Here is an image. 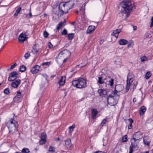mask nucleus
Listing matches in <instances>:
<instances>
[{"instance_id":"f257e3e1","label":"nucleus","mask_w":153,"mask_h":153,"mask_svg":"<svg viewBox=\"0 0 153 153\" xmlns=\"http://www.w3.org/2000/svg\"><path fill=\"white\" fill-rule=\"evenodd\" d=\"M121 7L120 15L124 17L125 20H127L126 18L130 15V13L133 10L135 9L134 2L131 0H123L120 3Z\"/></svg>"},{"instance_id":"f03ea898","label":"nucleus","mask_w":153,"mask_h":153,"mask_svg":"<svg viewBox=\"0 0 153 153\" xmlns=\"http://www.w3.org/2000/svg\"><path fill=\"white\" fill-rule=\"evenodd\" d=\"M143 137V134L140 131L137 132L133 134V138L131 140V145L129 147V153H132L133 149H138V144Z\"/></svg>"},{"instance_id":"7ed1b4c3","label":"nucleus","mask_w":153,"mask_h":153,"mask_svg":"<svg viewBox=\"0 0 153 153\" xmlns=\"http://www.w3.org/2000/svg\"><path fill=\"white\" fill-rule=\"evenodd\" d=\"M17 122L12 118H11L7 123V126L9 130L10 134H13L17 131Z\"/></svg>"},{"instance_id":"20e7f679","label":"nucleus","mask_w":153,"mask_h":153,"mask_svg":"<svg viewBox=\"0 0 153 153\" xmlns=\"http://www.w3.org/2000/svg\"><path fill=\"white\" fill-rule=\"evenodd\" d=\"M119 93L117 91H112V94L109 95L107 97V102L108 103L114 104L117 102L119 99V95L117 94Z\"/></svg>"},{"instance_id":"39448f33","label":"nucleus","mask_w":153,"mask_h":153,"mask_svg":"<svg viewBox=\"0 0 153 153\" xmlns=\"http://www.w3.org/2000/svg\"><path fill=\"white\" fill-rule=\"evenodd\" d=\"M72 85L74 87L81 88H84L86 86V82L85 79L81 78L77 80H73Z\"/></svg>"},{"instance_id":"423d86ee","label":"nucleus","mask_w":153,"mask_h":153,"mask_svg":"<svg viewBox=\"0 0 153 153\" xmlns=\"http://www.w3.org/2000/svg\"><path fill=\"white\" fill-rule=\"evenodd\" d=\"M68 3L66 4L63 3H61L59 6V12L60 13V15H62L64 14H66L68 13Z\"/></svg>"},{"instance_id":"0eeeda50","label":"nucleus","mask_w":153,"mask_h":153,"mask_svg":"<svg viewBox=\"0 0 153 153\" xmlns=\"http://www.w3.org/2000/svg\"><path fill=\"white\" fill-rule=\"evenodd\" d=\"M70 55V52L67 50H65L59 53L58 58H62L63 59L65 58H68Z\"/></svg>"},{"instance_id":"6e6552de","label":"nucleus","mask_w":153,"mask_h":153,"mask_svg":"<svg viewBox=\"0 0 153 153\" xmlns=\"http://www.w3.org/2000/svg\"><path fill=\"white\" fill-rule=\"evenodd\" d=\"M18 76V74L16 71H13L12 72L10 76L8 77V80L10 81H12L16 79Z\"/></svg>"},{"instance_id":"1a4fd4ad","label":"nucleus","mask_w":153,"mask_h":153,"mask_svg":"<svg viewBox=\"0 0 153 153\" xmlns=\"http://www.w3.org/2000/svg\"><path fill=\"white\" fill-rule=\"evenodd\" d=\"M114 79L108 76H106L105 84L106 85H108L109 86L112 87L114 84Z\"/></svg>"},{"instance_id":"9d476101","label":"nucleus","mask_w":153,"mask_h":153,"mask_svg":"<svg viewBox=\"0 0 153 153\" xmlns=\"http://www.w3.org/2000/svg\"><path fill=\"white\" fill-rule=\"evenodd\" d=\"M41 51L42 49L39 48V45L38 44H35L33 47L32 52L33 53H36L39 52L41 53Z\"/></svg>"},{"instance_id":"9b49d317","label":"nucleus","mask_w":153,"mask_h":153,"mask_svg":"<svg viewBox=\"0 0 153 153\" xmlns=\"http://www.w3.org/2000/svg\"><path fill=\"white\" fill-rule=\"evenodd\" d=\"M130 76H128V79L127 80V84L126 85V92H127L129 89L130 88L131 83L133 81V79L131 78H129Z\"/></svg>"},{"instance_id":"f8f14e48","label":"nucleus","mask_w":153,"mask_h":153,"mask_svg":"<svg viewBox=\"0 0 153 153\" xmlns=\"http://www.w3.org/2000/svg\"><path fill=\"white\" fill-rule=\"evenodd\" d=\"M11 83V86L12 87L16 88L21 83V80L19 79L15 80Z\"/></svg>"},{"instance_id":"ddd939ff","label":"nucleus","mask_w":153,"mask_h":153,"mask_svg":"<svg viewBox=\"0 0 153 153\" xmlns=\"http://www.w3.org/2000/svg\"><path fill=\"white\" fill-rule=\"evenodd\" d=\"M124 88V87L122 84L117 85L115 88V90L117 92H120L122 91Z\"/></svg>"},{"instance_id":"4468645a","label":"nucleus","mask_w":153,"mask_h":153,"mask_svg":"<svg viewBox=\"0 0 153 153\" xmlns=\"http://www.w3.org/2000/svg\"><path fill=\"white\" fill-rule=\"evenodd\" d=\"M27 38V37L23 35V33H21L19 36L18 39L19 41L23 42L26 41Z\"/></svg>"},{"instance_id":"2eb2a0df","label":"nucleus","mask_w":153,"mask_h":153,"mask_svg":"<svg viewBox=\"0 0 153 153\" xmlns=\"http://www.w3.org/2000/svg\"><path fill=\"white\" fill-rule=\"evenodd\" d=\"M106 76L104 77L103 76H100L98 77L97 82L100 84L103 83L105 84Z\"/></svg>"},{"instance_id":"dca6fc26","label":"nucleus","mask_w":153,"mask_h":153,"mask_svg":"<svg viewBox=\"0 0 153 153\" xmlns=\"http://www.w3.org/2000/svg\"><path fill=\"white\" fill-rule=\"evenodd\" d=\"M40 66L38 65H36L33 67L31 70V72L33 74H35L37 73L39 70Z\"/></svg>"},{"instance_id":"f3484780","label":"nucleus","mask_w":153,"mask_h":153,"mask_svg":"<svg viewBox=\"0 0 153 153\" xmlns=\"http://www.w3.org/2000/svg\"><path fill=\"white\" fill-rule=\"evenodd\" d=\"M100 96L105 97L107 95V91L103 89H100L98 91Z\"/></svg>"},{"instance_id":"a211bd4d","label":"nucleus","mask_w":153,"mask_h":153,"mask_svg":"<svg viewBox=\"0 0 153 153\" xmlns=\"http://www.w3.org/2000/svg\"><path fill=\"white\" fill-rule=\"evenodd\" d=\"M65 147L68 148H70L72 146L71 139H68L65 141Z\"/></svg>"},{"instance_id":"6ab92c4d","label":"nucleus","mask_w":153,"mask_h":153,"mask_svg":"<svg viewBox=\"0 0 153 153\" xmlns=\"http://www.w3.org/2000/svg\"><path fill=\"white\" fill-rule=\"evenodd\" d=\"M95 29V27L94 26L91 25L88 27L86 33L87 34H90L93 32Z\"/></svg>"},{"instance_id":"aec40b11","label":"nucleus","mask_w":153,"mask_h":153,"mask_svg":"<svg viewBox=\"0 0 153 153\" xmlns=\"http://www.w3.org/2000/svg\"><path fill=\"white\" fill-rule=\"evenodd\" d=\"M65 77L64 76H62L59 82L60 85H64L65 82Z\"/></svg>"},{"instance_id":"412c9836","label":"nucleus","mask_w":153,"mask_h":153,"mask_svg":"<svg viewBox=\"0 0 153 153\" xmlns=\"http://www.w3.org/2000/svg\"><path fill=\"white\" fill-rule=\"evenodd\" d=\"M119 44L120 45H123L127 44L128 43V41L123 39H121L119 42Z\"/></svg>"},{"instance_id":"4be33fe9","label":"nucleus","mask_w":153,"mask_h":153,"mask_svg":"<svg viewBox=\"0 0 153 153\" xmlns=\"http://www.w3.org/2000/svg\"><path fill=\"white\" fill-rule=\"evenodd\" d=\"M98 114V111L96 109H93L92 111V117L93 119L96 118L97 115Z\"/></svg>"},{"instance_id":"5701e85b","label":"nucleus","mask_w":153,"mask_h":153,"mask_svg":"<svg viewBox=\"0 0 153 153\" xmlns=\"http://www.w3.org/2000/svg\"><path fill=\"white\" fill-rule=\"evenodd\" d=\"M121 32L120 29H117L114 31L112 35H114L116 38H117L118 36L119 33Z\"/></svg>"},{"instance_id":"b1692460","label":"nucleus","mask_w":153,"mask_h":153,"mask_svg":"<svg viewBox=\"0 0 153 153\" xmlns=\"http://www.w3.org/2000/svg\"><path fill=\"white\" fill-rule=\"evenodd\" d=\"M146 110V108L144 106L141 107L139 111L140 115H143L144 114V113L145 112Z\"/></svg>"},{"instance_id":"393cba45","label":"nucleus","mask_w":153,"mask_h":153,"mask_svg":"<svg viewBox=\"0 0 153 153\" xmlns=\"http://www.w3.org/2000/svg\"><path fill=\"white\" fill-rule=\"evenodd\" d=\"M13 100L15 102H19L21 101L22 99L20 97H18V96H16L14 98Z\"/></svg>"},{"instance_id":"a878e982","label":"nucleus","mask_w":153,"mask_h":153,"mask_svg":"<svg viewBox=\"0 0 153 153\" xmlns=\"http://www.w3.org/2000/svg\"><path fill=\"white\" fill-rule=\"evenodd\" d=\"M128 121L129 122V123L128 126V129H131L132 128V124L133 121L131 118L129 119Z\"/></svg>"},{"instance_id":"bb28decb","label":"nucleus","mask_w":153,"mask_h":153,"mask_svg":"<svg viewBox=\"0 0 153 153\" xmlns=\"http://www.w3.org/2000/svg\"><path fill=\"white\" fill-rule=\"evenodd\" d=\"M26 69V67L24 65H22L20 67L19 70L22 72H23L25 71Z\"/></svg>"},{"instance_id":"cd10ccee","label":"nucleus","mask_w":153,"mask_h":153,"mask_svg":"<svg viewBox=\"0 0 153 153\" xmlns=\"http://www.w3.org/2000/svg\"><path fill=\"white\" fill-rule=\"evenodd\" d=\"M74 33H70L68 34V39L70 40H72L74 37Z\"/></svg>"},{"instance_id":"c85d7f7f","label":"nucleus","mask_w":153,"mask_h":153,"mask_svg":"<svg viewBox=\"0 0 153 153\" xmlns=\"http://www.w3.org/2000/svg\"><path fill=\"white\" fill-rule=\"evenodd\" d=\"M22 152L23 153H28L30 152L29 149L27 148H23L22 149Z\"/></svg>"},{"instance_id":"c756f323","label":"nucleus","mask_w":153,"mask_h":153,"mask_svg":"<svg viewBox=\"0 0 153 153\" xmlns=\"http://www.w3.org/2000/svg\"><path fill=\"white\" fill-rule=\"evenodd\" d=\"M151 75V73L150 72H147L145 75V78L146 79H148Z\"/></svg>"},{"instance_id":"7c9ffc66","label":"nucleus","mask_w":153,"mask_h":153,"mask_svg":"<svg viewBox=\"0 0 153 153\" xmlns=\"http://www.w3.org/2000/svg\"><path fill=\"white\" fill-rule=\"evenodd\" d=\"M75 127V126L74 125H73L71 126H70L69 128V130L70 133H71L73 132Z\"/></svg>"},{"instance_id":"2f4dec72","label":"nucleus","mask_w":153,"mask_h":153,"mask_svg":"<svg viewBox=\"0 0 153 153\" xmlns=\"http://www.w3.org/2000/svg\"><path fill=\"white\" fill-rule=\"evenodd\" d=\"M21 7H19L16 10V11L15 13L14 14V16H17L19 14V13L21 10Z\"/></svg>"},{"instance_id":"473e14b6","label":"nucleus","mask_w":153,"mask_h":153,"mask_svg":"<svg viewBox=\"0 0 153 153\" xmlns=\"http://www.w3.org/2000/svg\"><path fill=\"white\" fill-rule=\"evenodd\" d=\"M4 93L7 94H8L10 93V90L8 88H5L4 90Z\"/></svg>"},{"instance_id":"72a5a7b5","label":"nucleus","mask_w":153,"mask_h":153,"mask_svg":"<svg viewBox=\"0 0 153 153\" xmlns=\"http://www.w3.org/2000/svg\"><path fill=\"white\" fill-rule=\"evenodd\" d=\"M107 122H108V121L106 119H105L102 120V122L101 123V125L102 126H104Z\"/></svg>"},{"instance_id":"f704fd0d","label":"nucleus","mask_w":153,"mask_h":153,"mask_svg":"<svg viewBox=\"0 0 153 153\" xmlns=\"http://www.w3.org/2000/svg\"><path fill=\"white\" fill-rule=\"evenodd\" d=\"M46 134L44 133H42L41 135V139L46 140Z\"/></svg>"},{"instance_id":"c9c22d12","label":"nucleus","mask_w":153,"mask_h":153,"mask_svg":"<svg viewBox=\"0 0 153 153\" xmlns=\"http://www.w3.org/2000/svg\"><path fill=\"white\" fill-rule=\"evenodd\" d=\"M143 142L147 146H149L150 141H148L146 139H143Z\"/></svg>"},{"instance_id":"e433bc0d","label":"nucleus","mask_w":153,"mask_h":153,"mask_svg":"<svg viewBox=\"0 0 153 153\" xmlns=\"http://www.w3.org/2000/svg\"><path fill=\"white\" fill-rule=\"evenodd\" d=\"M62 24L63 23L62 22L59 23V24H58L57 26V30H59L61 28V27H62Z\"/></svg>"},{"instance_id":"4c0bfd02","label":"nucleus","mask_w":153,"mask_h":153,"mask_svg":"<svg viewBox=\"0 0 153 153\" xmlns=\"http://www.w3.org/2000/svg\"><path fill=\"white\" fill-rule=\"evenodd\" d=\"M46 141V140L41 139V140L39 141V144L40 145H42L45 144V143Z\"/></svg>"},{"instance_id":"58836bf2","label":"nucleus","mask_w":153,"mask_h":153,"mask_svg":"<svg viewBox=\"0 0 153 153\" xmlns=\"http://www.w3.org/2000/svg\"><path fill=\"white\" fill-rule=\"evenodd\" d=\"M49 151L52 153L54 152H55L54 148L51 146H50L49 149Z\"/></svg>"},{"instance_id":"ea45409f","label":"nucleus","mask_w":153,"mask_h":153,"mask_svg":"<svg viewBox=\"0 0 153 153\" xmlns=\"http://www.w3.org/2000/svg\"><path fill=\"white\" fill-rule=\"evenodd\" d=\"M147 57L145 56H143L141 57L140 59L141 62H144L147 59Z\"/></svg>"},{"instance_id":"a19ab883","label":"nucleus","mask_w":153,"mask_h":153,"mask_svg":"<svg viewBox=\"0 0 153 153\" xmlns=\"http://www.w3.org/2000/svg\"><path fill=\"white\" fill-rule=\"evenodd\" d=\"M127 135H125L124 136L122 139V141L123 142H125L127 141Z\"/></svg>"},{"instance_id":"79ce46f5","label":"nucleus","mask_w":153,"mask_h":153,"mask_svg":"<svg viewBox=\"0 0 153 153\" xmlns=\"http://www.w3.org/2000/svg\"><path fill=\"white\" fill-rule=\"evenodd\" d=\"M17 65V64L16 63H15L13 65H12L11 66L10 68V69H8V70L9 71L10 70H12L13 69L16 65Z\"/></svg>"},{"instance_id":"37998d69","label":"nucleus","mask_w":153,"mask_h":153,"mask_svg":"<svg viewBox=\"0 0 153 153\" xmlns=\"http://www.w3.org/2000/svg\"><path fill=\"white\" fill-rule=\"evenodd\" d=\"M43 35L45 37L47 38L48 37L49 34L47 31H45L44 32Z\"/></svg>"},{"instance_id":"c03bdc74","label":"nucleus","mask_w":153,"mask_h":153,"mask_svg":"<svg viewBox=\"0 0 153 153\" xmlns=\"http://www.w3.org/2000/svg\"><path fill=\"white\" fill-rule=\"evenodd\" d=\"M28 32V30H26L25 31L23 32L22 33H23V35L24 34L27 37V36L29 35V33Z\"/></svg>"},{"instance_id":"a18cd8bd","label":"nucleus","mask_w":153,"mask_h":153,"mask_svg":"<svg viewBox=\"0 0 153 153\" xmlns=\"http://www.w3.org/2000/svg\"><path fill=\"white\" fill-rule=\"evenodd\" d=\"M62 34L63 35H66L67 34V30L64 29L62 33Z\"/></svg>"},{"instance_id":"49530a36","label":"nucleus","mask_w":153,"mask_h":153,"mask_svg":"<svg viewBox=\"0 0 153 153\" xmlns=\"http://www.w3.org/2000/svg\"><path fill=\"white\" fill-rule=\"evenodd\" d=\"M50 64V62H45L43 63L42 64V65L43 66H44L45 65H49Z\"/></svg>"},{"instance_id":"de8ad7c7","label":"nucleus","mask_w":153,"mask_h":153,"mask_svg":"<svg viewBox=\"0 0 153 153\" xmlns=\"http://www.w3.org/2000/svg\"><path fill=\"white\" fill-rule=\"evenodd\" d=\"M30 56V53H26L25 54V55L24 56H25V58L26 59H27Z\"/></svg>"},{"instance_id":"09e8293b","label":"nucleus","mask_w":153,"mask_h":153,"mask_svg":"<svg viewBox=\"0 0 153 153\" xmlns=\"http://www.w3.org/2000/svg\"><path fill=\"white\" fill-rule=\"evenodd\" d=\"M151 23L150 25V27L151 28L153 26V16L151 19Z\"/></svg>"},{"instance_id":"8fccbe9b","label":"nucleus","mask_w":153,"mask_h":153,"mask_svg":"<svg viewBox=\"0 0 153 153\" xmlns=\"http://www.w3.org/2000/svg\"><path fill=\"white\" fill-rule=\"evenodd\" d=\"M133 45V43L132 42H130L128 45V47H131Z\"/></svg>"},{"instance_id":"3c124183","label":"nucleus","mask_w":153,"mask_h":153,"mask_svg":"<svg viewBox=\"0 0 153 153\" xmlns=\"http://www.w3.org/2000/svg\"><path fill=\"white\" fill-rule=\"evenodd\" d=\"M48 46H49V47L50 48H52V46H53V45L51 43V42H50V43H49V44H48Z\"/></svg>"},{"instance_id":"603ef678","label":"nucleus","mask_w":153,"mask_h":153,"mask_svg":"<svg viewBox=\"0 0 153 153\" xmlns=\"http://www.w3.org/2000/svg\"><path fill=\"white\" fill-rule=\"evenodd\" d=\"M21 92H18L17 95V96H18V97H21Z\"/></svg>"},{"instance_id":"864d4df0","label":"nucleus","mask_w":153,"mask_h":153,"mask_svg":"<svg viewBox=\"0 0 153 153\" xmlns=\"http://www.w3.org/2000/svg\"><path fill=\"white\" fill-rule=\"evenodd\" d=\"M65 58V59H64L63 61V62L64 63H65V62H66V61H67V59H68V58Z\"/></svg>"},{"instance_id":"5fc2aeb1","label":"nucleus","mask_w":153,"mask_h":153,"mask_svg":"<svg viewBox=\"0 0 153 153\" xmlns=\"http://www.w3.org/2000/svg\"><path fill=\"white\" fill-rule=\"evenodd\" d=\"M55 140L57 141H58L60 140V138L59 137L56 138L55 139Z\"/></svg>"},{"instance_id":"6e6d98bb","label":"nucleus","mask_w":153,"mask_h":153,"mask_svg":"<svg viewBox=\"0 0 153 153\" xmlns=\"http://www.w3.org/2000/svg\"><path fill=\"white\" fill-rule=\"evenodd\" d=\"M28 14L29 16L28 17L29 18L31 17V16H32V14H31V12L29 13Z\"/></svg>"},{"instance_id":"4d7b16f0","label":"nucleus","mask_w":153,"mask_h":153,"mask_svg":"<svg viewBox=\"0 0 153 153\" xmlns=\"http://www.w3.org/2000/svg\"><path fill=\"white\" fill-rule=\"evenodd\" d=\"M136 98H134L133 99V101L134 102H136Z\"/></svg>"},{"instance_id":"13d9d810","label":"nucleus","mask_w":153,"mask_h":153,"mask_svg":"<svg viewBox=\"0 0 153 153\" xmlns=\"http://www.w3.org/2000/svg\"><path fill=\"white\" fill-rule=\"evenodd\" d=\"M42 76H44V77H45L46 78H47V76L45 74H42Z\"/></svg>"},{"instance_id":"bf43d9fd","label":"nucleus","mask_w":153,"mask_h":153,"mask_svg":"<svg viewBox=\"0 0 153 153\" xmlns=\"http://www.w3.org/2000/svg\"><path fill=\"white\" fill-rule=\"evenodd\" d=\"M136 85H135V84H134V86L133 87V90L135 89L136 88Z\"/></svg>"},{"instance_id":"052dcab7","label":"nucleus","mask_w":153,"mask_h":153,"mask_svg":"<svg viewBox=\"0 0 153 153\" xmlns=\"http://www.w3.org/2000/svg\"><path fill=\"white\" fill-rule=\"evenodd\" d=\"M134 30H135L137 29V27L136 26H134L133 27Z\"/></svg>"},{"instance_id":"680f3d73","label":"nucleus","mask_w":153,"mask_h":153,"mask_svg":"<svg viewBox=\"0 0 153 153\" xmlns=\"http://www.w3.org/2000/svg\"><path fill=\"white\" fill-rule=\"evenodd\" d=\"M54 14H55V15H56L57 16H58L59 15V13H54Z\"/></svg>"},{"instance_id":"e2e57ef3","label":"nucleus","mask_w":153,"mask_h":153,"mask_svg":"<svg viewBox=\"0 0 153 153\" xmlns=\"http://www.w3.org/2000/svg\"><path fill=\"white\" fill-rule=\"evenodd\" d=\"M97 153H105V152H97Z\"/></svg>"},{"instance_id":"0e129e2a","label":"nucleus","mask_w":153,"mask_h":153,"mask_svg":"<svg viewBox=\"0 0 153 153\" xmlns=\"http://www.w3.org/2000/svg\"><path fill=\"white\" fill-rule=\"evenodd\" d=\"M76 23V22H72V23H71V24H72V25H74V24H75V23Z\"/></svg>"},{"instance_id":"69168bd1","label":"nucleus","mask_w":153,"mask_h":153,"mask_svg":"<svg viewBox=\"0 0 153 153\" xmlns=\"http://www.w3.org/2000/svg\"><path fill=\"white\" fill-rule=\"evenodd\" d=\"M102 42H103L102 41V40H101L100 42V44H101V43H102Z\"/></svg>"},{"instance_id":"338daca9","label":"nucleus","mask_w":153,"mask_h":153,"mask_svg":"<svg viewBox=\"0 0 153 153\" xmlns=\"http://www.w3.org/2000/svg\"><path fill=\"white\" fill-rule=\"evenodd\" d=\"M44 16H47V15L46 14H44Z\"/></svg>"},{"instance_id":"774afa93","label":"nucleus","mask_w":153,"mask_h":153,"mask_svg":"<svg viewBox=\"0 0 153 153\" xmlns=\"http://www.w3.org/2000/svg\"><path fill=\"white\" fill-rule=\"evenodd\" d=\"M146 153H149V151H147L146 152Z\"/></svg>"}]
</instances>
